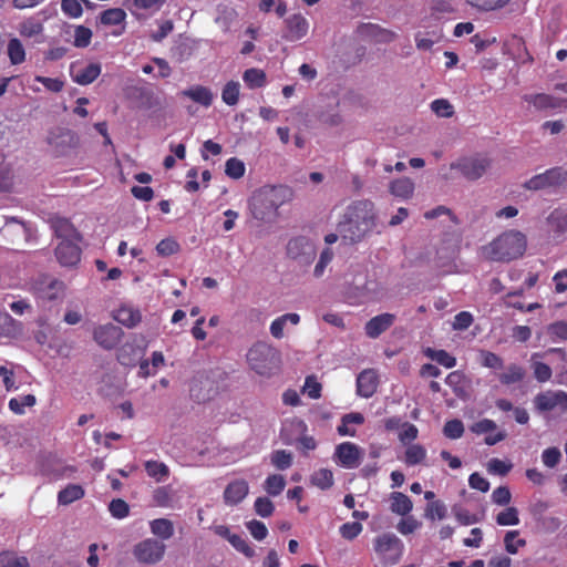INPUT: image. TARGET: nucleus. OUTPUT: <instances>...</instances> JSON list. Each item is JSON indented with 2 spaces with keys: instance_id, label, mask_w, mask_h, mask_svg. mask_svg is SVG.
Here are the masks:
<instances>
[{
  "instance_id": "32",
  "label": "nucleus",
  "mask_w": 567,
  "mask_h": 567,
  "mask_svg": "<svg viewBox=\"0 0 567 567\" xmlns=\"http://www.w3.org/2000/svg\"><path fill=\"white\" fill-rule=\"evenodd\" d=\"M542 355L539 353H533L530 357V368L533 370L534 378L539 383L548 382L553 377L551 368L538 359Z\"/></svg>"
},
{
  "instance_id": "46",
  "label": "nucleus",
  "mask_w": 567,
  "mask_h": 567,
  "mask_svg": "<svg viewBox=\"0 0 567 567\" xmlns=\"http://www.w3.org/2000/svg\"><path fill=\"white\" fill-rule=\"evenodd\" d=\"M285 487L286 480L282 475L279 474L269 475L264 484L265 491L271 496L279 495L285 489Z\"/></svg>"
},
{
  "instance_id": "38",
  "label": "nucleus",
  "mask_w": 567,
  "mask_h": 567,
  "mask_svg": "<svg viewBox=\"0 0 567 567\" xmlns=\"http://www.w3.org/2000/svg\"><path fill=\"white\" fill-rule=\"evenodd\" d=\"M495 522L499 526H516L520 523L519 512L514 506H507L497 513Z\"/></svg>"
},
{
  "instance_id": "61",
  "label": "nucleus",
  "mask_w": 567,
  "mask_h": 567,
  "mask_svg": "<svg viewBox=\"0 0 567 567\" xmlns=\"http://www.w3.org/2000/svg\"><path fill=\"white\" fill-rule=\"evenodd\" d=\"M109 511L114 518L123 519L128 515L130 506L125 501L117 498L110 503Z\"/></svg>"
},
{
  "instance_id": "53",
  "label": "nucleus",
  "mask_w": 567,
  "mask_h": 567,
  "mask_svg": "<svg viewBox=\"0 0 567 567\" xmlns=\"http://www.w3.org/2000/svg\"><path fill=\"white\" fill-rule=\"evenodd\" d=\"M14 185V173L7 163L0 164V190H10Z\"/></svg>"
},
{
  "instance_id": "12",
  "label": "nucleus",
  "mask_w": 567,
  "mask_h": 567,
  "mask_svg": "<svg viewBox=\"0 0 567 567\" xmlns=\"http://www.w3.org/2000/svg\"><path fill=\"white\" fill-rule=\"evenodd\" d=\"M566 179V174L560 167H554L546 172L535 175L525 182L524 187L529 190H540L558 186Z\"/></svg>"
},
{
  "instance_id": "51",
  "label": "nucleus",
  "mask_w": 567,
  "mask_h": 567,
  "mask_svg": "<svg viewBox=\"0 0 567 567\" xmlns=\"http://www.w3.org/2000/svg\"><path fill=\"white\" fill-rule=\"evenodd\" d=\"M35 404V396L27 394L20 398H12L9 401V409L16 414H23L25 406H33Z\"/></svg>"
},
{
  "instance_id": "21",
  "label": "nucleus",
  "mask_w": 567,
  "mask_h": 567,
  "mask_svg": "<svg viewBox=\"0 0 567 567\" xmlns=\"http://www.w3.org/2000/svg\"><path fill=\"white\" fill-rule=\"evenodd\" d=\"M1 231L3 236L12 243H17L21 239L27 241L30 236V229L28 226L14 217L6 219Z\"/></svg>"
},
{
  "instance_id": "43",
  "label": "nucleus",
  "mask_w": 567,
  "mask_h": 567,
  "mask_svg": "<svg viewBox=\"0 0 567 567\" xmlns=\"http://www.w3.org/2000/svg\"><path fill=\"white\" fill-rule=\"evenodd\" d=\"M310 482L320 489H328L333 484V474L328 468H320L311 475Z\"/></svg>"
},
{
  "instance_id": "50",
  "label": "nucleus",
  "mask_w": 567,
  "mask_h": 567,
  "mask_svg": "<svg viewBox=\"0 0 567 567\" xmlns=\"http://www.w3.org/2000/svg\"><path fill=\"white\" fill-rule=\"evenodd\" d=\"M92 31L91 29L84 25H75L73 27V45L76 48H86L91 43L92 40Z\"/></svg>"
},
{
  "instance_id": "37",
  "label": "nucleus",
  "mask_w": 567,
  "mask_h": 567,
  "mask_svg": "<svg viewBox=\"0 0 567 567\" xmlns=\"http://www.w3.org/2000/svg\"><path fill=\"white\" fill-rule=\"evenodd\" d=\"M84 496V489L76 484H70L58 494V502L60 505H69Z\"/></svg>"
},
{
  "instance_id": "10",
  "label": "nucleus",
  "mask_w": 567,
  "mask_h": 567,
  "mask_svg": "<svg viewBox=\"0 0 567 567\" xmlns=\"http://www.w3.org/2000/svg\"><path fill=\"white\" fill-rule=\"evenodd\" d=\"M47 142L56 155H66L78 144L76 135L68 128L55 127L48 134Z\"/></svg>"
},
{
  "instance_id": "3",
  "label": "nucleus",
  "mask_w": 567,
  "mask_h": 567,
  "mask_svg": "<svg viewBox=\"0 0 567 567\" xmlns=\"http://www.w3.org/2000/svg\"><path fill=\"white\" fill-rule=\"evenodd\" d=\"M51 228L55 237L60 239L55 248L58 261L64 267L75 266L81 257V250L79 248L81 235L68 219L62 217L52 218Z\"/></svg>"
},
{
  "instance_id": "29",
  "label": "nucleus",
  "mask_w": 567,
  "mask_h": 567,
  "mask_svg": "<svg viewBox=\"0 0 567 567\" xmlns=\"http://www.w3.org/2000/svg\"><path fill=\"white\" fill-rule=\"evenodd\" d=\"M181 95L188 97L205 107L210 106L214 100V94L212 91L203 85H194L187 90H184L181 92Z\"/></svg>"
},
{
  "instance_id": "33",
  "label": "nucleus",
  "mask_w": 567,
  "mask_h": 567,
  "mask_svg": "<svg viewBox=\"0 0 567 567\" xmlns=\"http://www.w3.org/2000/svg\"><path fill=\"white\" fill-rule=\"evenodd\" d=\"M389 189L393 196L408 199L414 193V183L408 177L398 178L391 182Z\"/></svg>"
},
{
  "instance_id": "19",
  "label": "nucleus",
  "mask_w": 567,
  "mask_h": 567,
  "mask_svg": "<svg viewBox=\"0 0 567 567\" xmlns=\"http://www.w3.org/2000/svg\"><path fill=\"white\" fill-rule=\"evenodd\" d=\"M249 493V485L247 481L239 478L231 481L223 493V498L226 505L235 506L243 502Z\"/></svg>"
},
{
  "instance_id": "1",
  "label": "nucleus",
  "mask_w": 567,
  "mask_h": 567,
  "mask_svg": "<svg viewBox=\"0 0 567 567\" xmlns=\"http://www.w3.org/2000/svg\"><path fill=\"white\" fill-rule=\"evenodd\" d=\"M377 226L374 204L370 200L352 203L338 224V233L341 238L350 244L361 241Z\"/></svg>"
},
{
  "instance_id": "58",
  "label": "nucleus",
  "mask_w": 567,
  "mask_h": 567,
  "mask_svg": "<svg viewBox=\"0 0 567 567\" xmlns=\"http://www.w3.org/2000/svg\"><path fill=\"white\" fill-rule=\"evenodd\" d=\"M547 333L553 341L567 340V322L557 321L547 327Z\"/></svg>"
},
{
  "instance_id": "18",
  "label": "nucleus",
  "mask_w": 567,
  "mask_h": 567,
  "mask_svg": "<svg viewBox=\"0 0 567 567\" xmlns=\"http://www.w3.org/2000/svg\"><path fill=\"white\" fill-rule=\"evenodd\" d=\"M524 101L533 105L537 111H546L558 107H567V100L546 93L527 94Z\"/></svg>"
},
{
  "instance_id": "63",
  "label": "nucleus",
  "mask_w": 567,
  "mask_h": 567,
  "mask_svg": "<svg viewBox=\"0 0 567 567\" xmlns=\"http://www.w3.org/2000/svg\"><path fill=\"white\" fill-rule=\"evenodd\" d=\"M492 502L499 506H506L512 501V493L507 486H498L491 495Z\"/></svg>"
},
{
  "instance_id": "15",
  "label": "nucleus",
  "mask_w": 567,
  "mask_h": 567,
  "mask_svg": "<svg viewBox=\"0 0 567 567\" xmlns=\"http://www.w3.org/2000/svg\"><path fill=\"white\" fill-rule=\"evenodd\" d=\"M334 457L341 466L355 468L361 463L362 450L352 442H343L337 445Z\"/></svg>"
},
{
  "instance_id": "28",
  "label": "nucleus",
  "mask_w": 567,
  "mask_h": 567,
  "mask_svg": "<svg viewBox=\"0 0 567 567\" xmlns=\"http://www.w3.org/2000/svg\"><path fill=\"white\" fill-rule=\"evenodd\" d=\"M389 501L390 511L393 514L404 517L409 515L410 512L413 509V503L411 498L401 492H392L389 496Z\"/></svg>"
},
{
  "instance_id": "2",
  "label": "nucleus",
  "mask_w": 567,
  "mask_h": 567,
  "mask_svg": "<svg viewBox=\"0 0 567 567\" xmlns=\"http://www.w3.org/2000/svg\"><path fill=\"white\" fill-rule=\"evenodd\" d=\"M291 193L285 186L266 185L254 192L249 209L257 220L270 223L278 216V209L290 199Z\"/></svg>"
},
{
  "instance_id": "45",
  "label": "nucleus",
  "mask_w": 567,
  "mask_h": 567,
  "mask_svg": "<svg viewBox=\"0 0 567 567\" xmlns=\"http://www.w3.org/2000/svg\"><path fill=\"white\" fill-rule=\"evenodd\" d=\"M126 13L121 8H112L101 13L100 20L104 25H117L124 22Z\"/></svg>"
},
{
  "instance_id": "17",
  "label": "nucleus",
  "mask_w": 567,
  "mask_h": 567,
  "mask_svg": "<svg viewBox=\"0 0 567 567\" xmlns=\"http://www.w3.org/2000/svg\"><path fill=\"white\" fill-rule=\"evenodd\" d=\"M94 340L105 349L114 348L121 340L122 330L114 324H104L94 329Z\"/></svg>"
},
{
  "instance_id": "23",
  "label": "nucleus",
  "mask_w": 567,
  "mask_h": 567,
  "mask_svg": "<svg viewBox=\"0 0 567 567\" xmlns=\"http://www.w3.org/2000/svg\"><path fill=\"white\" fill-rule=\"evenodd\" d=\"M307 431L306 423L297 417L288 419L282 423L281 439L286 444H292Z\"/></svg>"
},
{
  "instance_id": "6",
  "label": "nucleus",
  "mask_w": 567,
  "mask_h": 567,
  "mask_svg": "<svg viewBox=\"0 0 567 567\" xmlns=\"http://www.w3.org/2000/svg\"><path fill=\"white\" fill-rule=\"evenodd\" d=\"M247 362L251 370L261 377L276 374L281 367V353L267 342H256L247 352Z\"/></svg>"
},
{
  "instance_id": "31",
  "label": "nucleus",
  "mask_w": 567,
  "mask_h": 567,
  "mask_svg": "<svg viewBox=\"0 0 567 567\" xmlns=\"http://www.w3.org/2000/svg\"><path fill=\"white\" fill-rule=\"evenodd\" d=\"M426 456L427 452L424 446L417 443H412L406 446L402 460L408 466H414L423 464L426 460Z\"/></svg>"
},
{
  "instance_id": "55",
  "label": "nucleus",
  "mask_w": 567,
  "mask_h": 567,
  "mask_svg": "<svg viewBox=\"0 0 567 567\" xmlns=\"http://www.w3.org/2000/svg\"><path fill=\"white\" fill-rule=\"evenodd\" d=\"M421 522H419L416 518L406 515V517L402 518L398 523L396 530L401 535L406 536L416 532L421 527Z\"/></svg>"
},
{
  "instance_id": "36",
  "label": "nucleus",
  "mask_w": 567,
  "mask_h": 567,
  "mask_svg": "<svg viewBox=\"0 0 567 567\" xmlns=\"http://www.w3.org/2000/svg\"><path fill=\"white\" fill-rule=\"evenodd\" d=\"M145 471L147 475L156 482H165L169 476V468L166 464L158 461H146Z\"/></svg>"
},
{
  "instance_id": "14",
  "label": "nucleus",
  "mask_w": 567,
  "mask_h": 567,
  "mask_svg": "<svg viewBox=\"0 0 567 567\" xmlns=\"http://www.w3.org/2000/svg\"><path fill=\"white\" fill-rule=\"evenodd\" d=\"M458 254L457 244L454 240L443 243L436 250L435 266L442 274H450L456 269L455 259Z\"/></svg>"
},
{
  "instance_id": "20",
  "label": "nucleus",
  "mask_w": 567,
  "mask_h": 567,
  "mask_svg": "<svg viewBox=\"0 0 567 567\" xmlns=\"http://www.w3.org/2000/svg\"><path fill=\"white\" fill-rule=\"evenodd\" d=\"M378 383L375 370H363L357 378V393L362 398H371L377 391Z\"/></svg>"
},
{
  "instance_id": "47",
  "label": "nucleus",
  "mask_w": 567,
  "mask_h": 567,
  "mask_svg": "<svg viewBox=\"0 0 567 567\" xmlns=\"http://www.w3.org/2000/svg\"><path fill=\"white\" fill-rule=\"evenodd\" d=\"M525 377V371L517 364H509L504 373L499 375V381L503 384H513L520 382Z\"/></svg>"
},
{
  "instance_id": "13",
  "label": "nucleus",
  "mask_w": 567,
  "mask_h": 567,
  "mask_svg": "<svg viewBox=\"0 0 567 567\" xmlns=\"http://www.w3.org/2000/svg\"><path fill=\"white\" fill-rule=\"evenodd\" d=\"M287 256L302 264H310L316 257L313 245L305 237H296L288 241Z\"/></svg>"
},
{
  "instance_id": "8",
  "label": "nucleus",
  "mask_w": 567,
  "mask_h": 567,
  "mask_svg": "<svg viewBox=\"0 0 567 567\" xmlns=\"http://www.w3.org/2000/svg\"><path fill=\"white\" fill-rule=\"evenodd\" d=\"M491 164L492 161L487 156L475 155L462 157L451 163L449 171H458L464 178L468 181H476L486 174Z\"/></svg>"
},
{
  "instance_id": "7",
  "label": "nucleus",
  "mask_w": 567,
  "mask_h": 567,
  "mask_svg": "<svg viewBox=\"0 0 567 567\" xmlns=\"http://www.w3.org/2000/svg\"><path fill=\"white\" fill-rule=\"evenodd\" d=\"M166 548V545L159 539L147 537L133 546L132 555L140 565L154 566L164 559Z\"/></svg>"
},
{
  "instance_id": "49",
  "label": "nucleus",
  "mask_w": 567,
  "mask_h": 567,
  "mask_svg": "<svg viewBox=\"0 0 567 567\" xmlns=\"http://www.w3.org/2000/svg\"><path fill=\"white\" fill-rule=\"evenodd\" d=\"M424 515L427 519H431V520H434V519L442 520L447 515V507L441 501L430 502L425 507Z\"/></svg>"
},
{
  "instance_id": "64",
  "label": "nucleus",
  "mask_w": 567,
  "mask_h": 567,
  "mask_svg": "<svg viewBox=\"0 0 567 567\" xmlns=\"http://www.w3.org/2000/svg\"><path fill=\"white\" fill-rule=\"evenodd\" d=\"M321 383L318 382L316 377L310 375L307 377L305 381L302 392L307 394L310 399H319L321 395Z\"/></svg>"
},
{
  "instance_id": "57",
  "label": "nucleus",
  "mask_w": 567,
  "mask_h": 567,
  "mask_svg": "<svg viewBox=\"0 0 567 567\" xmlns=\"http://www.w3.org/2000/svg\"><path fill=\"white\" fill-rule=\"evenodd\" d=\"M487 471L491 474L505 476L513 467L512 463L499 460V458H491L487 462Z\"/></svg>"
},
{
  "instance_id": "42",
  "label": "nucleus",
  "mask_w": 567,
  "mask_h": 567,
  "mask_svg": "<svg viewBox=\"0 0 567 567\" xmlns=\"http://www.w3.org/2000/svg\"><path fill=\"white\" fill-rule=\"evenodd\" d=\"M504 546L508 554L515 555L518 553L519 548L526 546V540L519 538V530H508L504 536Z\"/></svg>"
},
{
  "instance_id": "56",
  "label": "nucleus",
  "mask_w": 567,
  "mask_h": 567,
  "mask_svg": "<svg viewBox=\"0 0 567 567\" xmlns=\"http://www.w3.org/2000/svg\"><path fill=\"white\" fill-rule=\"evenodd\" d=\"M443 433L449 439H460L464 434V425L462 421L457 419L447 421L443 427Z\"/></svg>"
},
{
  "instance_id": "48",
  "label": "nucleus",
  "mask_w": 567,
  "mask_h": 567,
  "mask_svg": "<svg viewBox=\"0 0 567 567\" xmlns=\"http://www.w3.org/2000/svg\"><path fill=\"white\" fill-rule=\"evenodd\" d=\"M19 33L23 38H34L42 33L43 25L35 19H27L19 24Z\"/></svg>"
},
{
  "instance_id": "39",
  "label": "nucleus",
  "mask_w": 567,
  "mask_h": 567,
  "mask_svg": "<svg viewBox=\"0 0 567 567\" xmlns=\"http://www.w3.org/2000/svg\"><path fill=\"white\" fill-rule=\"evenodd\" d=\"M424 354L431 360L436 361L444 368L452 369L456 365V358L451 355L445 350H435L432 348H426L424 350Z\"/></svg>"
},
{
  "instance_id": "41",
  "label": "nucleus",
  "mask_w": 567,
  "mask_h": 567,
  "mask_svg": "<svg viewBox=\"0 0 567 567\" xmlns=\"http://www.w3.org/2000/svg\"><path fill=\"white\" fill-rule=\"evenodd\" d=\"M243 80L249 89H258L266 85V73L257 68L247 69Z\"/></svg>"
},
{
  "instance_id": "24",
  "label": "nucleus",
  "mask_w": 567,
  "mask_h": 567,
  "mask_svg": "<svg viewBox=\"0 0 567 567\" xmlns=\"http://www.w3.org/2000/svg\"><path fill=\"white\" fill-rule=\"evenodd\" d=\"M113 318L118 323L127 328H133L141 322L142 315L138 309L131 305H121L116 310H114Z\"/></svg>"
},
{
  "instance_id": "26",
  "label": "nucleus",
  "mask_w": 567,
  "mask_h": 567,
  "mask_svg": "<svg viewBox=\"0 0 567 567\" xmlns=\"http://www.w3.org/2000/svg\"><path fill=\"white\" fill-rule=\"evenodd\" d=\"M300 322V316L295 312L285 313L282 316L277 317L269 327L270 334L275 339H282L285 337V328L288 323L292 326H297Z\"/></svg>"
},
{
  "instance_id": "4",
  "label": "nucleus",
  "mask_w": 567,
  "mask_h": 567,
  "mask_svg": "<svg viewBox=\"0 0 567 567\" xmlns=\"http://www.w3.org/2000/svg\"><path fill=\"white\" fill-rule=\"evenodd\" d=\"M527 247L526 236L518 230H508L483 247L485 258L494 261H509L524 255Z\"/></svg>"
},
{
  "instance_id": "40",
  "label": "nucleus",
  "mask_w": 567,
  "mask_h": 567,
  "mask_svg": "<svg viewBox=\"0 0 567 567\" xmlns=\"http://www.w3.org/2000/svg\"><path fill=\"white\" fill-rule=\"evenodd\" d=\"M547 223L554 231L567 233V210L561 208L553 210L547 217Z\"/></svg>"
},
{
  "instance_id": "11",
  "label": "nucleus",
  "mask_w": 567,
  "mask_h": 567,
  "mask_svg": "<svg viewBox=\"0 0 567 567\" xmlns=\"http://www.w3.org/2000/svg\"><path fill=\"white\" fill-rule=\"evenodd\" d=\"M310 23L301 13H293L285 19L282 39L288 42H297L307 37Z\"/></svg>"
},
{
  "instance_id": "52",
  "label": "nucleus",
  "mask_w": 567,
  "mask_h": 567,
  "mask_svg": "<svg viewBox=\"0 0 567 567\" xmlns=\"http://www.w3.org/2000/svg\"><path fill=\"white\" fill-rule=\"evenodd\" d=\"M246 167L243 161L231 157L226 162L225 173L228 177L238 179L245 174Z\"/></svg>"
},
{
  "instance_id": "27",
  "label": "nucleus",
  "mask_w": 567,
  "mask_h": 567,
  "mask_svg": "<svg viewBox=\"0 0 567 567\" xmlns=\"http://www.w3.org/2000/svg\"><path fill=\"white\" fill-rule=\"evenodd\" d=\"M101 64L90 63L83 68L72 71V79L81 85L91 84L101 74Z\"/></svg>"
},
{
  "instance_id": "9",
  "label": "nucleus",
  "mask_w": 567,
  "mask_h": 567,
  "mask_svg": "<svg viewBox=\"0 0 567 567\" xmlns=\"http://www.w3.org/2000/svg\"><path fill=\"white\" fill-rule=\"evenodd\" d=\"M533 404L539 413L560 415L567 412V393L561 390H546L535 395Z\"/></svg>"
},
{
  "instance_id": "35",
  "label": "nucleus",
  "mask_w": 567,
  "mask_h": 567,
  "mask_svg": "<svg viewBox=\"0 0 567 567\" xmlns=\"http://www.w3.org/2000/svg\"><path fill=\"white\" fill-rule=\"evenodd\" d=\"M7 53L10 63L13 65L21 64L25 61V50L22 42L18 38H12L8 41Z\"/></svg>"
},
{
  "instance_id": "59",
  "label": "nucleus",
  "mask_w": 567,
  "mask_h": 567,
  "mask_svg": "<svg viewBox=\"0 0 567 567\" xmlns=\"http://www.w3.org/2000/svg\"><path fill=\"white\" fill-rule=\"evenodd\" d=\"M179 250V245L175 239L165 238L161 240L156 246V251L162 257L172 256Z\"/></svg>"
},
{
  "instance_id": "5",
  "label": "nucleus",
  "mask_w": 567,
  "mask_h": 567,
  "mask_svg": "<svg viewBox=\"0 0 567 567\" xmlns=\"http://www.w3.org/2000/svg\"><path fill=\"white\" fill-rule=\"evenodd\" d=\"M371 560L377 567L398 565L404 555V544L394 533L383 532L372 538Z\"/></svg>"
},
{
  "instance_id": "54",
  "label": "nucleus",
  "mask_w": 567,
  "mask_h": 567,
  "mask_svg": "<svg viewBox=\"0 0 567 567\" xmlns=\"http://www.w3.org/2000/svg\"><path fill=\"white\" fill-rule=\"evenodd\" d=\"M271 463L278 470H287L292 464V454L285 450L275 451L271 455Z\"/></svg>"
},
{
  "instance_id": "30",
  "label": "nucleus",
  "mask_w": 567,
  "mask_h": 567,
  "mask_svg": "<svg viewBox=\"0 0 567 567\" xmlns=\"http://www.w3.org/2000/svg\"><path fill=\"white\" fill-rule=\"evenodd\" d=\"M148 525L151 533L155 536L154 538L163 543L172 538L175 532L173 522L167 518H155Z\"/></svg>"
},
{
  "instance_id": "16",
  "label": "nucleus",
  "mask_w": 567,
  "mask_h": 567,
  "mask_svg": "<svg viewBox=\"0 0 567 567\" xmlns=\"http://www.w3.org/2000/svg\"><path fill=\"white\" fill-rule=\"evenodd\" d=\"M471 432L477 435L487 434L484 442L487 445H495L505 440L506 433L498 431L497 424L489 419H482L470 426Z\"/></svg>"
},
{
  "instance_id": "34",
  "label": "nucleus",
  "mask_w": 567,
  "mask_h": 567,
  "mask_svg": "<svg viewBox=\"0 0 567 567\" xmlns=\"http://www.w3.org/2000/svg\"><path fill=\"white\" fill-rule=\"evenodd\" d=\"M445 383L452 388L453 392L458 398H464L466 395V377L461 371H453L447 374L445 379Z\"/></svg>"
},
{
  "instance_id": "22",
  "label": "nucleus",
  "mask_w": 567,
  "mask_h": 567,
  "mask_svg": "<svg viewBox=\"0 0 567 567\" xmlns=\"http://www.w3.org/2000/svg\"><path fill=\"white\" fill-rule=\"evenodd\" d=\"M395 320V316L392 313H382L371 318L364 327L365 334L369 338L375 339L381 333L386 331Z\"/></svg>"
},
{
  "instance_id": "62",
  "label": "nucleus",
  "mask_w": 567,
  "mask_h": 567,
  "mask_svg": "<svg viewBox=\"0 0 567 567\" xmlns=\"http://www.w3.org/2000/svg\"><path fill=\"white\" fill-rule=\"evenodd\" d=\"M431 110L441 117H451L454 113L452 104L444 99L434 100L431 103Z\"/></svg>"
},
{
  "instance_id": "25",
  "label": "nucleus",
  "mask_w": 567,
  "mask_h": 567,
  "mask_svg": "<svg viewBox=\"0 0 567 567\" xmlns=\"http://www.w3.org/2000/svg\"><path fill=\"white\" fill-rule=\"evenodd\" d=\"M453 12L454 7L449 0H437L432 4L430 16L423 19V27H431L432 22H439Z\"/></svg>"
},
{
  "instance_id": "44",
  "label": "nucleus",
  "mask_w": 567,
  "mask_h": 567,
  "mask_svg": "<svg viewBox=\"0 0 567 567\" xmlns=\"http://www.w3.org/2000/svg\"><path fill=\"white\" fill-rule=\"evenodd\" d=\"M240 84L237 81H229L221 91V100L227 105H236L239 100Z\"/></svg>"
},
{
  "instance_id": "60",
  "label": "nucleus",
  "mask_w": 567,
  "mask_h": 567,
  "mask_svg": "<svg viewBox=\"0 0 567 567\" xmlns=\"http://www.w3.org/2000/svg\"><path fill=\"white\" fill-rule=\"evenodd\" d=\"M362 529H363V526L361 523L351 522V523H346V524L341 525L339 528V532H340V535L344 539L352 540L361 534Z\"/></svg>"
}]
</instances>
